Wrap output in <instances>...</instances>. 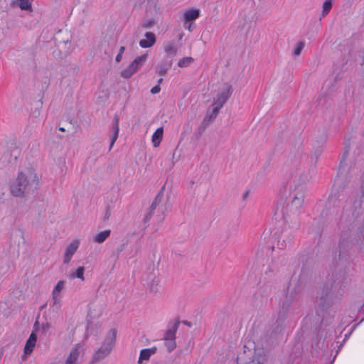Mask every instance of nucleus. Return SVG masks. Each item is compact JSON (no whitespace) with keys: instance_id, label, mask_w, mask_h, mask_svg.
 Listing matches in <instances>:
<instances>
[{"instance_id":"c756f323","label":"nucleus","mask_w":364,"mask_h":364,"mask_svg":"<svg viewBox=\"0 0 364 364\" xmlns=\"http://www.w3.org/2000/svg\"><path fill=\"white\" fill-rule=\"evenodd\" d=\"M183 323L188 326H191V323L187 321H183Z\"/></svg>"},{"instance_id":"dca6fc26","label":"nucleus","mask_w":364,"mask_h":364,"mask_svg":"<svg viewBox=\"0 0 364 364\" xmlns=\"http://www.w3.org/2000/svg\"><path fill=\"white\" fill-rule=\"evenodd\" d=\"M33 0H18V6L21 10L31 11Z\"/></svg>"},{"instance_id":"4be33fe9","label":"nucleus","mask_w":364,"mask_h":364,"mask_svg":"<svg viewBox=\"0 0 364 364\" xmlns=\"http://www.w3.org/2000/svg\"><path fill=\"white\" fill-rule=\"evenodd\" d=\"M304 46V43L303 42H299L297 44V46L295 48V49L294 50V53H293L294 55H299L301 53Z\"/></svg>"},{"instance_id":"ddd939ff","label":"nucleus","mask_w":364,"mask_h":364,"mask_svg":"<svg viewBox=\"0 0 364 364\" xmlns=\"http://www.w3.org/2000/svg\"><path fill=\"white\" fill-rule=\"evenodd\" d=\"M155 351V348H146L141 350L139 358V363H141L142 360H148L150 356L154 354Z\"/></svg>"},{"instance_id":"5701e85b","label":"nucleus","mask_w":364,"mask_h":364,"mask_svg":"<svg viewBox=\"0 0 364 364\" xmlns=\"http://www.w3.org/2000/svg\"><path fill=\"white\" fill-rule=\"evenodd\" d=\"M213 108L212 112L210 115V119H215L217 117V115L219 112V110L221 109L218 106H216V105H213Z\"/></svg>"},{"instance_id":"bb28decb","label":"nucleus","mask_w":364,"mask_h":364,"mask_svg":"<svg viewBox=\"0 0 364 364\" xmlns=\"http://www.w3.org/2000/svg\"><path fill=\"white\" fill-rule=\"evenodd\" d=\"M159 73L161 75H164L166 73V69L161 68Z\"/></svg>"},{"instance_id":"2eb2a0df","label":"nucleus","mask_w":364,"mask_h":364,"mask_svg":"<svg viewBox=\"0 0 364 364\" xmlns=\"http://www.w3.org/2000/svg\"><path fill=\"white\" fill-rule=\"evenodd\" d=\"M65 282L63 281H59L53 291V299L54 304L57 303L58 296L60 294V291L64 288Z\"/></svg>"},{"instance_id":"c85d7f7f","label":"nucleus","mask_w":364,"mask_h":364,"mask_svg":"<svg viewBox=\"0 0 364 364\" xmlns=\"http://www.w3.org/2000/svg\"><path fill=\"white\" fill-rule=\"evenodd\" d=\"M266 358H263L262 361L258 360L257 364H263L266 361Z\"/></svg>"},{"instance_id":"f03ea898","label":"nucleus","mask_w":364,"mask_h":364,"mask_svg":"<svg viewBox=\"0 0 364 364\" xmlns=\"http://www.w3.org/2000/svg\"><path fill=\"white\" fill-rule=\"evenodd\" d=\"M116 340V331L112 330V336L100 348L94 353L92 358V363L97 362L109 354L113 346H114Z\"/></svg>"},{"instance_id":"aec40b11","label":"nucleus","mask_w":364,"mask_h":364,"mask_svg":"<svg viewBox=\"0 0 364 364\" xmlns=\"http://www.w3.org/2000/svg\"><path fill=\"white\" fill-rule=\"evenodd\" d=\"M164 50L168 54H176V48L173 43H168L164 46Z\"/></svg>"},{"instance_id":"7c9ffc66","label":"nucleus","mask_w":364,"mask_h":364,"mask_svg":"<svg viewBox=\"0 0 364 364\" xmlns=\"http://www.w3.org/2000/svg\"><path fill=\"white\" fill-rule=\"evenodd\" d=\"M163 82V78H160L159 80H158V84H161V82Z\"/></svg>"},{"instance_id":"cd10ccee","label":"nucleus","mask_w":364,"mask_h":364,"mask_svg":"<svg viewBox=\"0 0 364 364\" xmlns=\"http://www.w3.org/2000/svg\"><path fill=\"white\" fill-rule=\"evenodd\" d=\"M124 50H125L124 46H121L120 48H119V53L123 54L124 52Z\"/></svg>"},{"instance_id":"a211bd4d","label":"nucleus","mask_w":364,"mask_h":364,"mask_svg":"<svg viewBox=\"0 0 364 364\" xmlns=\"http://www.w3.org/2000/svg\"><path fill=\"white\" fill-rule=\"evenodd\" d=\"M84 272H85V268L83 267H79L77 269H76V272L75 274H71V277L73 278L74 277H77V278H79L81 280L84 281L85 280V277H84Z\"/></svg>"},{"instance_id":"473e14b6","label":"nucleus","mask_w":364,"mask_h":364,"mask_svg":"<svg viewBox=\"0 0 364 364\" xmlns=\"http://www.w3.org/2000/svg\"><path fill=\"white\" fill-rule=\"evenodd\" d=\"M248 194H249V192H248V191H247V192L245 193V195H244V198L247 197Z\"/></svg>"},{"instance_id":"9d476101","label":"nucleus","mask_w":364,"mask_h":364,"mask_svg":"<svg viewBox=\"0 0 364 364\" xmlns=\"http://www.w3.org/2000/svg\"><path fill=\"white\" fill-rule=\"evenodd\" d=\"M80 346L77 344L74 348H72L69 356L68 357L65 364H75L78 355L80 354Z\"/></svg>"},{"instance_id":"2f4dec72","label":"nucleus","mask_w":364,"mask_h":364,"mask_svg":"<svg viewBox=\"0 0 364 364\" xmlns=\"http://www.w3.org/2000/svg\"><path fill=\"white\" fill-rule=\"evenodd\" d=\"M59 130L61 131V132H65V129L63 127H60Z\"/></svg>"},{"instance_id":"9b49d317","label":"nucleus","mask_w":364,"mask_h":364,"mask_svg":"<svg viewBox=\"0 0 364 364\" xmlns=\"http://www.w3.org/2000/svg\"><path fill=\"white\" fill-rule=\"evenodd\" d=\"M164 129L163 127L158 128L151 136V141L154 147H158L163 139Z\"/></svg>"},{"instance_id":"f3484780","label":"nucleus","mask_w":364,"mask_h":364,"mask_svg":"<svg viewBox=\"0 0 364 364\" xmlns=\"http://www.w3.org/2000/svg\"><path fill=\"white\" fill-rule=\"evenodd\" d=\"M332 1L333 0H326L323 4L322 6V16H324L327 15L332 8Z\"/></svg>"},{"instance_id":"7ed1b4c3","label":"nucleus","mask_w":364,"mask_h":364,"mask_svg":"<svg viewBox=\"0 0 364 364\" xmlns=\"http://www.w3.org/2000/svg\"><path fill=\"white\" fill-rule=\"evenodd\" d=\"M147 55L144 54L137 57L130 65L121 72L122 77L129 78L135 73L146 60Z\"/></svg>"},{"instance_id":"f257e3e1","label":"nucleus","mask_w":364,"mask_h":364,"mask_svg":"<svg viewBox=\"0 0 364 364\" xmlns=\"http://www.w3.org/2000/svg\"><path fill=\"white\" fill-rule=\"evenodd\" d=\"M38 178L36 171L28 167L18 173L15 181L11 186V193L15 197L23 196L25 193L37 188Z\"/></svg>"},{"instance_id":"1a4fd4ad","label":"nucleus","mask_w":364,"mask_h":364,"mask_svg":"<svg viewBox=\"0 0 364 364\" xmlns=\"http://www.w3.org/2000/svg\"><path fill=\"white\" fill-rule=\"evenodd\" d=\"M200 16V10L196 9H188L183 14V18L185 23H188L191 21H194L198 18Z\"/></svg>"},{"instance_id":"6e6552de","label":"nucleus","mask_w":364,"mask_h":364,"mask_svg":"<svg viewBox=\"0 0 364 364\" xmlns=\"http://www.w3.org/2000/svg\"><path fill=\"white\" fill-rule=\"evenodd\" d=\"M179 325L180 321H176L173 326L166 331L164 340H175Z\"/></svg>"},{"instance_id":"20e7f679","label":"nucleus","mask_w":364,"mask_h":364,"mask_svg":"<svg viewBox=\"0 0 364 364\" xmlns=\"http://www.w3.org/2000/svg\"><path fill=\"white\" fill-rule=\"evenodd\" d=\"M79 246V242L77 240L73 241L66 248L65 256H64V263L68 264L73 257V255L75 254V252L77 251Z\"/></svg>"},{"instance_id":"39448f33","label":"nucleus","mask_w":364,"mask_h":364,"mask_svg":"<svg viewBox=\"0 0 364 364\" xmlns=\"http://www.w3.org/2000/svg\"><path fill=\"white\" fill-rule=\"evenodd\" d=\"M231 86H228L227 89L223 92L221 94L218 95L216 100H215L213 105L218 106L219 107L222 108L223 105L226 102V101L228 100V98L231 95Z\"/></svg>"},{"instance_id":"0eeeda50","label":"nucleus","mask_w":364,"mask_h":364,"mask_svg":"<svg viewBox=\"0 0 364 364\" xmlns=\"http://www.w3.org/2000/svg\"><path fill=\"white\" fill-rule=\"evenodd\" d=\"M36 341H37L36 334L33 332L31 333L28 339L27 340L25 347H24V353L25 354L28 355L33 352V348L36 343Z\"/></svg>"},{"instance_id":"a878e982","label":"nucleus","mask_w":364,"mask_h":364,"mask_svg":"<svg viewBox=\"0 0 364 364\" xmlns=\"http://www.w3.org/2000/svg\"><path fill=\"white\" fill-rule=\"evenodd\" d=\"M122 54L118 53L117 55L116 56V61L120 62L122 60Z\"/></svg>"},{"instance_id":"b1692460","label":"nucleus","mask_w":364,"mask_h":364,"mask_svg":"<svg viewBox=\"0 0 364 364\" xmlns=\"http://www.w3.org/2000/svg\"><path fill=\"white\" fill-rule=\"evenodd\" d=\"M161 90V87L159 85L154 86V87L151 88V94H156V93H159Z\"/></svg>"},{"instance_id":"393cba45","label":"nucleus","mask_w":364,"mask_h":364,"mask_svg":"<svg viewBox=\"0 0 364 364\" xmlns=\"http://www.w3.org/2000/svg\"><path fill=\"white\" fill-rule=\"evenodd\" d=\"M157 198H158V196L156 198L155 200L153 202V203L151 205V210H154L156 208Z\"/></svg>"},{"instance_id":"6ab92c4d","label":"nucleus","mask_w":364,"mask_h":364,"mask_svg":"<svg viewBox=\"0 0 364 364\" xmlns=\"http://www.w3.org/2000/svg\"><path fill=\"white\" fill-rule=\"evenodd\" d=\"M193 62V58L191 57H186L182 59H181L178 63V65L181 68L186 67L188 65H190L191 63Z\"/></svg>"},{"instance_id":"f8f14e48","label":"nucleus","mask_w":364,"mask_h":364,"mask_svg":"<svg viewBox=\"0 0 364 364\" xmlns=\"http://www.w3.org/2000/svg\"><path fill=\"white\" fill-rule=\"evenodd\" d=\"M119 117L117 116H115L114 118V120H113V125H112V129L114 131V135H113L112 139L111 140L109 149H111L112 146H113V144H114V142L116 141V140H117V139L118 137L119 131Z\"/></svg>"},{"instance_id":"4468645a","label":"nucleus","mask_w":364,"mask_h":364,"mask_svg":"<svg viewBox=\"0 0 364 364\" xmlns=\"http://www.w3.org/2000/svg\"><path fill=\"white\" fill-rule=\"evenodd\" d=\"M110 232L111 231L109 230H106L97 233L94 237V241L97 243L105 242L110 235Z\"/></svg>"},{"instance_id":"412c9836","label":"nucleus","mask_w":364,"mask_h":364,"mask_svg":"<svg viewBox=\"0 0 364 364\" xmlns=\"http://www.w3.org/2000/svg\"><path fill=\"white\" fill-rule=\"evenodd\" d=\"M165 346H166L169 352L172 351L176 347V343L175 340H164Z\"/></svg>"},{"instance_id":"423d86ee","label":"nucleus","mask_w":364,"mask_h":364,"mask_svg":"<svg viewBox=\"0 0 364 364\" xmlns=\"http://www.w3.org/2000/svg\"><path fill=\"white\" fill-rule=\"evenodd\" d=\"M146 39L139 41V46L141 48H146L151 47L156 42V36L152 32H146L145 33Z\"/></svg>"}]
</instances>
